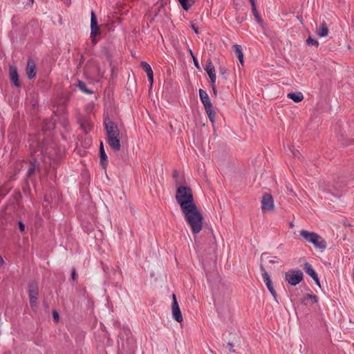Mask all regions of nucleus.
<instances>
[{"label":"nucleus","mask_w":354,"mask_h":354,"mask_svg":"<svg viewBox=\"0 0 354 354\" xmlns=\"http://www.w3.org/2000/svg\"><path fill=\"white\" fill-rule=\"evenodd\" d=\"M175 198L192 232L194 235L198 234L203 228L204 218L194 201L192 188L185 185L178 186Z\"/></svg>","instance_id":"obj_1"},{"label":"nucleus","mask_w":354,"mask_h":354,"mask_svg":"<svg viewBox=\"0 0 354 354\" xmlns=\"http://www.w3.org/2000/svg\"><path fill=\"white\" fill-rule=\"evenodd\" d=\"M118 354H135L136 341L129 328H122L118 334Z\"/></svg>","instance_id":"obj_2"},{"label":"nucleus","mask_w":354,"mask_h":354,"mask_svg":"<svg viewBox=\"0 0 354 354\" xmlns=\"http://www.w3.org/2000/svg\"><path fill=\"white\" fill-rule=\"evenodd\" d=\"M299 234L304 239L312 243L317 248L324 250L327 246L326 241L320 235L314 232L301 230L299 232Z\"/></svg>","instance_id":"obj_3"},{"label":"nucleus","mask_w":354,"mask_h":354,"mask_svg":"<svg viewBox=\"0 0 354 354\" xmlns=\"http://www.w3.org/2000/svg\"><path fill=\"white\" fill-rule=\"evenodd\" d=\"M285 281L292 286H296L304 279V274L299 269H290L285 272Z\"/></svg>","instance_id":"obj_4"},{"label":"nucleus","mask_w":354,"mask_h":354,"mask_svg":"<svg viewBox=\"0 0 354 354\" xmlns=\"http://www.w3.org/2000/svg\"><path fill=\"white\" fill-rule=\"evenodd\" d=\"M103 123L107 139L114 136H119L120 131L118 125L109 117L104 118Z\"/></svg>","instance_id":"obj_5"},{"label":"nucleus","mask_w":354,"mask_h":354,"mask_svg":"<svg viewBox=\"0 0 354 354\" xmlns=\"http://www.w3.org/2000/svg\"><path fill=\"white\" fill-rule=\"evenodd\" d=\"M261 209L263 212H269L274 209V201L272 196L269 193H265L261 198Z\"/></svg>","instance_id":"obj_6"},{"label":"nucleus","mask_w":354,"mask_h":354,"mask_svg":"<svg viewBox=\"0 0 354 354\" xmlns=\"http://www.w3.org/2000/svg\"><path fill=\"white\" fill-rule=\"evenodd\" d=\"M101 35V30L97 23V16L93 10L91 13V34L90 37Z\"/></svg>","instance_id":"obj_7"},{"label":"nucleus","mask_w":354,"mask_h":354,"mask_svg":"<svg viewBox=\"0 0 354 354\" xmlns=\"http://www.w3.org/2000/svg\"><path fill=\"white\" fill-rule=\"evenodd\" d=\"M36 170H37L39 172L40 171L39 163L36 158H33V160L30 162V165L27 171L26 178H27V180H30L34 186H35L36 181L35 179L32 176Z\"/></svg>","instance_id":"obj_8"},{"label":"nucleus","mask_w":354,"mask_h":354,"mask_svg":"<svg viewBox=\"0 0 354 354\" xmlns=\"http://www.w3.org/2000/svg\"><path fill=\"white\" fill-rule=\"evenodd\" d=\"M9 75H10V82L12 85H14L17 88H19L21 86V84L19 80V75L18 70H17V68L16 66L10 65Z\"/></svg>","instance_id":"obj_9"},{"label":"nucleus","mask_w":354,"mask_h":354,"mask_svg":"<svg viewBox=\"0 0 354 354\" xmlns=\"http://www.w3.org/2000/svg\"><path fill=\"white\" fill-rule=\"evenodd\" d=\"M28 297H39V283L35 279H32L28 283Z\"/></svg>","instance_id":"obj_10"},{"label":"nucleus","mask_w":354,"mask_h":354,"mask_svg":"<svg viewBox=\"0 0 354 354\" xmlns=\"http://www.w3.org/2000/svg\"><path fill=\"white\" fill-rule=\"evenodd\" d=\"M26 75L28 80H32L36 76L37 74V66L35 62L30 57L27 60L26 65Z\"/></svg>","instance_id":"obj_11"},{"label":"nucleus","mask_w":354,"mask_h":354,"mask_svg":"<svg viewBox=\"0 0 354 354\" xmlns=\"http://www.w3.org/2000/svg\"><path fill=\"white\" fill-rule=\"evenodd\" d=\"M99 156H100V165L103 169L106 170V167L108 165V156L105 152V150L104 148V144H103L102 141L100 142V145Z\"/></svg>","instance_id":"obj_12"},{"label":"nucleus","mask_w":354,"mask_h":354,"mask_svg":"<svg viewBox=\"0 0 354 354\" xmlns=\"http://www.w3.org/2000/svg\"><path fill=\"white\" fill-rule=\"evenodd\" d=\"M141 68L146 72L149 82H150V88H152L153 83V72L151 66L145 61L140 63Z\"/></svg>","instance_id":"obj_13"},{"label":"nucleus","mask_w":354,"mask_h":354,"mask_svg":"<svg viewBox=\"0 0 354 354\" xmlns=\"http://www.w3.org/2000/svg\"><path fill=\"white\" fill-rule=\"evenodd\" d=\"M259 268L261 272L263 281L265 283L268 290L272 288L274 286L270 274L266 270V268L262 264H260Z\"/></svg>","instance_id":"obj_14"},{"label":"nucleus","mask_w":354,"mask_h":354,"mask_svg":"<svg viewBox=\"0 0 354 354\" xmlns=\"http://www.w3.org/2000/svg\"><path fill=\"white\" fill-rule=\"evenodd\" d=\"M198 94H199L200 100L204 106V109H207L209 106H213L210 101L209 95L205 91H204L202 88H200L198 90Z\"/></svg>","instance_id":"obj_15"},{"label":"nucleus","mask_w":354,"mask_h":354,"mask_svg":"<svg viewBox=\"0 0 354 354\" xmlns=\"http://www.w3.org/2000/svg\"><path fill=\"white\" fill-rule=\"evenodd\" d=\"M54 114L57 116H59L63 122L67 120V106L59 103L56 110L53 111Z\"/></svg>","instance_id":"obj_16"},{"label":"nucleus","mask_w":354,"mask_h":354,"mask_svg":"<svg viewBox=\"0 0 354 354\" xmlns=\"http://www.w3.org/2000/svg\"><path fill=\"white\" fill-rule=\"evenodd\" d=\"M107 143L115 151H119L121 149L120 136H114L107 139Z\"/></svg>","instance_id":"obj_17"},{"label":"nucleus","mask_w":354,"mask_h":354,"mask_svg":"<svg viewBox=\"0 0 354 354\" xmlns=\"http://www.w3.org/2000/svg\"><path fill=\"white\" fill-rule=\"evenodd\" d=\"M172 317L177 322H183V315L179 305L171 306Z\"/></svg>","instance_id":"obj_18"},{"label":"nucleus","mask_w":354,"mask_h":354,"mask_svg":"<svg viewBox=\"0 0 354 354\" xmlns=\"http://www.w3.org/2000/svg\"><path fill=\"white\" fill-rule=\"evenodd\" d=\"M303 269L312 279L317 278V273L310 263L305 262L303 265Z\"/></svg>","instance_id":"obj_19"},{"label":"nucleus","mask_w":354,"mask_h":354,"mask_svg":"<svg viewBox=\"0 0 354 354\" xmlns=\"http://www.w3.org/2000/svg\"><path fill=\"white\" fill-rule=\"evenodd\" d=\"M232 48H233V50L234 52L235 53L238 59H239V62L240 63L241 65L243 66V64H244V55H243V50H242V47L241 45H239V44H235L232 46Z\"/></svg>","instance_id":"obj_20"},{"label":"nucleus","mask_w":354,"mask_h":354,"mask_svg":"<svg viewBox=\"0 0 354 354\" xmlns=\"http://www.w3.org/2000/svg\"><path fill=\"white\" fill-rule=\"evenodd\" d=\"M251 4V8H252V12L257 21V22L261 26L263 27L264 22L260 15V14L258 12L256 3L255 2L250 3Z\"/></svg>","instance_id":"obj_21"},{"label":"nucleus","mask_w":354,"mask_h":354,"mask_svg":"<svg viewBox=\"0 0 354 354\" xmlns=\"http://www.w3.org/2000/svg\"><path fill=\"white\" fill-rule=\"evenodd\" d=\"M205 111L208 116L209 121L212 123V127L214 128V124L216 122V112L213 106L205 109Z\"/></svg>","instance_id":"obj_22"},{"label":"nucleus","mask_w":354,"mask_h":354,"mask_svg":"<svg viewBox=\"0 0 354 354\" xmlns=\"http://www.w3.org/2000/svg\"><path fill=\"white\" fill-rule=\"evenodd\" d=\"M102 52L104 55V56L106 57V59L109 63V66L111 67V76H113V73H114V66H113V60H112V56L111 55V53H110L109 50L108 49V48H106V47H104L102 49Z\"/></svg>","instance_id":"obj_23"},{"label":"nucleus","mask_w":354,"mask_h":354,"mask_svg":"<svg viewBox=\"0 0 354 354\" xmlns=\"http://www.w3.org/2000/svg\"><path fill=\"white\" fill-rule=\"evenodd\" d=\"M310 300L311 304H316L318 302L319 298L315 295L306 294L301 299V303L304 305H307V301Z\"/></svg>","instance_id":"obj_24"},{"label":"nucleus","mask_w":354,"mask_h":354,"mask_svg":"<svg viewBox=\"0 0 354 354\" xmlns=\"http://www.w3.org/2000/svg\"><path fill=\"white\" fill-rule=\"evenodd\" d=\"M76 86L84 93L91 95L94 93L93 90L88 88L86 84L82 80H77Z\"/></svg>","instance_id":"obj_25"},{"label":"nucleus","mask_w":354,"mask_h":354,"mask_svg":"<svg viewBox=\"0 0 354 354\" xmlns=\"http://www.w3.org/2000/svg\"><path fill=\"white\" fill-rule=\"evenodd\" d=\"M317 34L321 37L328 36V29L324 21L320 24L319 29L317 30Z\"/></svg>","instance_id":"obj_26"},{"label":"nucleus","mask_w":354,"mask_h":354,"mask_svg":"<svg viewBox=\"0 0 354 354\" xmlns=\"http://www.w3.org/2000/svg\"><path fill=\"white\" fill-rule=\"evenodd\" d=\"M287 97L295 102H300L304 99V95L301 92L289 93H288Z\"/></svg>","instance_id":"obj_27"},{"label":"nucleus","mask_w":354,"mask_h":354,"mask_svg":"<svg viewBox=\"0 0 354 354\" xmlns=\"http://www.w3.org/2000/svg\"><path fill=\"white\" fill-rule=\"evenodd\" d=\"M213 297H214V302L215 307L216 308V311L219 315H221L222 313V310H223V303L221 301V297L216 294H214Z\"/></svg>","instance_id":"obj_28"},{"label":"nucleus","mask_w":354,"mask_h":354,"mask_svg":"<svg viewBox=\"0 0 354 354\" xmlns=\"http://www.w3.org/2000/svg\"><path fill=\"white\" fill-rule=\"evenodd\" d=\"M196 0H178L180 5L185 10H188L195 3Z\"/></svg>","instance_id":"obj_29"},{"label":"nucleus","mask_w":354,"mask_h":354,"mask_svg":"<svg viewBox=\"0 0 354 354\" xmlns=\"http://www.w3.org/2000/svg\"><path fill=\"white\" fill-rule=\"evenodd\" d=\"M240 339L241 337H238L237 339H234V341H228L227 342V347H228V349L229 351L232 353H236L235 350H234V346H239L240 344H239V342H240Z\"/></svg>","instance_id":"obj_30"},{"label":"nucleus","mask_w":354,"mask_h":354,"mask_svg":"<svg viewBox=\"0 0 354 354\" xmlns=\"http://www.w3.org/2000/svg\"><path fill=\"white\" fill-rule=\"evenodd\" d=\"M22 190H23L24 195L26 197L30 196L31 190H30V187L28 180H27V178L25 179V181L22 185Z\"/></svg>","instance_id":"obj_31"},{"label":"nucleus","mask_w":354,"mask_h":354,"mask_svg":"<svg viewBox=\"0 0 354 354\" xmlns=\"http://www.w3.org/2000/svg\"><path fill=\"white\" fill-rule=\"evenodd\" d=\"M72 95H73V93L71 92L62 95V96L60 97V99H59V100H60L59 103L67 106L68 103L71 100Z\"/></svg>","instance_id":"obj_32"},{"label":"nucleus","mask_w":354,"mask_h":354,"mask_svg":"<svg viewBox=\"0 0 354 354\" xmlns=\"http://www.w3.org/2000/svg\"><path fill=\"white\" fill-rule=\"evenodd\" d=\"M204 69L207 74H210L211 73H213L214 72H216L214 66L212 62L211 61V59H209L207 60V62H206Z\"/></svg>","instance_id":"obj_33"},{"label":"nucleus","mask_w":354,"mask_h":354,"mask_svg":"<svg viewBox=\"0 0 354 354\" xmlns=\"http://www.w3.org/2000/svg\"><path fill=\"white\" fill-rule=\"evenodd\" d=\"M38 299L39 297H29V303L30 308L32 310L35 311L38 307Z\"/></svg>","instance_id":"obj_34"},{"label":"nucleus","mask_w":354,"mask_h":354,"mask_svg":"<svg viewBox=\"0 0 354 354\" xmlns=\"http://www.w3.org/2000/svg\"><path fill=\"white\" fill-rule=\"evenodd\" d=\"M80 126H81L82 129L84 131V132L85 133H88L92 127L90 125V124L87 122V120H84V121L80 123Z\"/></svg>","instance_id":"obj_35"},{"label":"nucleus","mask_w":354,"mask_h":354,"mask_svg":"<svg viewBox=\"0 0 354 354\" xmlns=\"http://www.w3.org/2000/svg\"><path fill=\"white\" fill-rule=\"evenodd\" d=\"M288 151L289 153L288 154L293 158H296L298 155L300 154L299 151L293 146L288 147Z\"/></svg>","instance_id":"obj_36"},{"label":"nucleus","mask_w":354,"mask_h":354,"mask_svg":"<svg viewBox=\"0 0 354 354\" xmlns=\"http://www.w3.org/2000/svg\"><path fill=\"white\" fill-rule=\"evenodd\" d=\"M102 268H103L104 272L106 273V274L107 275L108 278H111V273H113V274H116L117 273H118V272L116 271L115 270H111V272H109V267L103 263H102Z\"/></svg>","instance_id":"obj_37"},{"label":"nucleus","mask_w":354,"mask_h":354,"mask_svg":"<svg viewBox=\"0 0 354 354\" xmlns=\"http://www.w3.org/2000/svg\"><path fill=\"white\" fill-rule=\"evenodd\" d=\"M306 44L308 46H315L317 47L319 46V42L317 40L313 39L310 36H308V37L306 39Z\"/></svg>","instance_id":"obj_38"},{"label":"nucleus","mask_w":354,"mask_h":354,"mask_svg":"<svg viewBox=\"0 0 354 354\" xmlns=\"http://www.w3.org/2000/svg\"><path fill=\"white\" fill-rule=\"evenodd\" d=\"M12 198L17 203H19L22 198L20 191L15 190L12 194Z\"/></svg>","instance_id":"obj_39"},{"label":"nucleus","mask_w":354,"mask_h":354,"mask_svg":"<svg viewBox=\"0 0 354 354\" xmlns=\"http://www.w3.org/2000/svg\"><path fill=\"white\" fill-rule=\"evenodd\" d=\"M82 227L84 232L87 234H89L93 230V225L85 224L84 223H82Z\"/></svg>","instance_id":"obj_40"},{"label":"nucleus","mask_w":354,"mask_h":354,"mask_svg":"<svg viewBox=\"0 0 354 354\" xmlns=\"http://www.w3.org/2000/svg\"><path fill=\"white\" fill-rule=\"evenodd\" d=\"M325 192L326 194L334 196L336 198H339L342 196L341 192L338 189H336V192H333L330 189H326Z\"/></svg>","instance_id":"obj_41"},{"label":"nucleus","mask_w":354,"mask_h":354,"mask_svg":"<svg viewBox=\"0 0 354 354\" xmlns=\"http://www.w3.org/2000/svg\"><path fill=\"white\" fill-rule=\"evenodd\" d=\"M71 279L73 283L75 282L77 279V274L75 267H73L71 269Z\"/></svg>","instance_id":"obj_42"},{"label":"nucleus","mask_w":354,"mask_h":354,"mask_svg":"<svg viewBox=\"0 0 354 354\" xmlns=\"http://www.w3.org/2000/svg\"><path fill=\"white\" fill-rule=\"evenodd\" d=\"M52 315H53L54 322L55 323H58L59 322V314L58 311L57 310L54 309L52 311Z\"/></svg>","instance_id":"obj_43"},{"label":"nucleus","mask_w":354,"mask_h":354,"mask_svg":"<svg viewBox=\"0 0 354 354\" xmlns=\"http://www.w3.org/2000/svg\"><path fill=\"white\" fill-rule=\"evenodd\" d=\"M247 14L244 13L243 15H239L236 17V21L238 24H241L243 21H244L246 19Z\"/></svg>","instance_id":"obj_44"},{"label":"nucleus","mask_w":354,"mask_h":354,"mask_svg":"<svg viewBox=\"0 0 354 354\" xmlns=\"http://www.w3.org/2000/svg\"><path fill=\"white\" fill-rule=\"evenodd\" d=\"M342 145L344 146L354 145V140L348 139V138L344 139L342 140Z\"/></svg>","instance_id":"obj_45"},{"label":"nucleus","mask_w":354,"mask_h":354,"mask_svg":"<svg viewBox=\"0 0 354 354\" xmlns=\"http://www.w3.org/2000/svg\"><path fill=\"white\" fill-rule=\"evenodd\" d=\"M219 73L223 77L224 79H227V77H226V74H227V70L225 67L224 66H220L219 67Z\"/></svg>","instance_id":"obj_46"},{"label":"nucleus","mask_w":354,"mask_h":354,"mask_svg":"<svg viewBox=\"0 0 354 354\" xmlns=\"http://www.w3.org/2000/svg\"><path fill=\"white\" fill-rule=\"evenodd\" d=\"M208 76L209 77L210 83L211 84H214L216 82V72H214L213 73L208 74Z\"/></svg>","instance_id":"obj_47"},{"label":"nucleus","mask_w":354,"mask_h":354,"mask_svg":"<svg viewBox=\"0 0 354 354\" xmlns=\"http://www.w3.org/2000/svg\"><path fill=\"white\" fill-rule=\"evenodd\" d=\"M18 227H19V231L22 233L24 232L26 230V225L22 221H18Z\"/></svg>","instance_id":"obj_48"},{"label":"nucleus","mask_w":354,"mask_h":354,"mask_svg":"<svg viewBox=\"0 0 354 354\" xmlns=\"http://www.w3.org/2000/svg\"><path fill=\"white\" fill-rule=\"evenodd\" d=\"M29 26H31L32 28H35V30H37V31L39 30V26H38V22L37 20H31L29 23Z\"/></svg>","instance_id":"obj_49"},{"label":"nucleus","mask_w":354,"mask_h":354,"mask_svg":"<svg viewBox=\"0 0 354 354\" xmlns=\"http://www.w3.org/2000/svg\"><path fill=\"white\" fill-rule=\"evenodd\" d=\"M269 292H270V294L272 295V296L274 297V300L279 303L278 300H277V292L274 289V288L273 287L272 288L268 290Z\"/></svg>","instance_id":"obj_50"},{"label":"nucleus","mask_w":354,"mask_h":354,"mask_svg":"<svg viewBox=\"0 0 354 354\" xmlns=\"http://www.w3.org/2000/svg\"><path fill=\"white\" fill-rule=\"evenodd\" d=\"M190 27L194 30V32L196 35H198L200 33L198 27H196L195 26V24L193 23V21H192L190 23Z\"/></svg>","instance_id":"obj_51"},{"label":"nucleus","mask_w":354,"mask_h":354,"mask_svg":"<svg viewBox=\"0 0 354 354\" xmlns=\"http://www.w3.org/2000/svg\"><path fill=\"white\" fill-rule=\"evenodd\" d=\"M335 183L337 184V185H338L339 187H344V186H346V181L345 180H341L339 181V180H335Z\"/></svg>","instance_id":"obj_52"},{"label":"nucleus","mask_w":354,"mask_h":354,"mask_svg":"<svg viewBox=\"0 0 354 354\" xmlns=\"http://www.w3.org/2000/svg\"><path fill=\"white\" fill-rule=\"evenodd\" d=\"M173 178L176 179V185H178L180 183L179 181L177 180L178 177V171L177 170H174L173 171Z\"/></svg>","instance_id":"obj_53"},{"label":"nucleus","mask_w":354,"mask_h":354,"mask_svg":"<svg viewBox=\"0 0 354 354\" xmlns=\"http://www.w3.org/2000/svg\"><path fill=\"white\" fill-rule=\"evenodd\" d=\"M172 304L171 306L178 305V302L177 301V298L175 294H172Z\"/></svg>","instance_id":"obj_54"},{"label":"nucleus","mask_w":354,"mask_h":354,"mask_svg":"<svg viewBox=\"0 0 354 354\" xmlns=\"http://www.w3.org/2000/svg\"><path fill=\"white\" fill-rule=\"evenodd\" d=\"M42 305L44 308V309L47 311L49 309V304L48 301L46 299H44L42 301Z\"/></svg>","instance_id":"obj_55"},{"label":"nucleus","mask_w":354,"mask_h":354,"mask_svg":"<svg viewBox=\"0 0 354 354\" xmlns=\"http://www.w3.org/2000/svg\"><path fill=\"white\" fill-rule=\"evenodd\" d=\"M193 62H194V64L195 67L197 69L201 70V66H200V64H199V62H198V59H194V60Z\"/></svg>","instance_id":"obj_56"},{"label":"nucleus","mask_w":354,"mask_h":354,"mask_svg":"<svg viewBox=\"0 0 354 354\" xmlns=\"http://www.w3.org/2000/svg\"><path fill=\"white\" fill-rule=\"evenodd\" d=\"M211 87H212V91H213V93L215 96L217 95V89H216V84H211Z\"/></svg>","instance_id":"obj_57"},{"label":"nucleus","mask_w":354,"mask_h":354,"mask_svg":"<svg viewBox=\"0 0 354 354\" xmlns=\"http://www.w3.org/2000/svg\"><path fill=\"white\" fill-rule=\"evenodd\" d=\"M313 279L315 281V284L317 286H319V288H321L320 281H319V279L318 277V275L317 276V278H313Z\"/></svg>","instance_id":"obj_58"},{"label":"nucleus","mask_w":354,"mask_h":354,"mask_svg":"<svg viewBox=\"0 0 354 354\" xmlns=\"http://www.w3.org/2000/svg\"><path fill=\"white\" fill-rule=\"evenodd\" d=\"M3 189V187H0V196L3 198L8 194L9 190L6 191L4 193H1Z\"/></svg>","instance_id":"obj_59"},{"label":"nucleus","mask_w":354,"mask_h":354,"mask_svg":"<svg viewBox=\"0 0 354 354\" xmlns=\"http://www.w3.org/2000/svg\"><path fill=\"white\" fill-rule=\"evenodd\" d=\"M90 38H91V42L93 44V46L96 45V44L97 43V39H96V37H90Z\"/></svg>","instance_id":"obj_60"},{"label":"nucleus","mask_w":354,"mask_h":354,"mask_svg":"<svg viewBox=\"0 0 354 354\" xmlns=\"http://www.w3.org/2000/svg\"><path fill=\"white\" fill-rule=\"evenodd\" d=\"M4 264V260L1 255H0V268Z\"/></svg>","instance_id":"obj_61"},{"label":"nucleus","mask_w":354,"mask_h":354,"mask_svg":"<svg viewBox=\"0 0 354 354\" xmlns=\"http://www.w3.org/2000/svg\"><path fill=\"white\" fill-rule=\"evenodd\" d=\"M297 19L299 20V21L301 22V24H303V18H302V16L301 15H298L297 16Z\"/></svg>","instance_id":"obj_62"},{"label":"nucleus","mask_w":354,"mask_h":354,"mask_svg":"<svg viewBox=\"0 0 354 354\" xmlns=\"http://www.w3.org/2000/svg\"><path fill=\"white\" fill-rule=\"evenodd\" d=\"M269 263L273 264V263H279V261H277V260H274V259H270V260H269Z\"/></svg>","instance_id":"obj_63"},{"label":"nucleus","mask_w":354,"mask_h":354,"mask_svg":"<svg viewBox=\"0 0 354 354\" xmlns=\"http://www.w3.org/2000/svg\"><path fill=\"white\" fill-rule=\"evenodd\" d=\"M189 53L191 57H194V53L191 49H189Z\"/></svg>","instance_id":"obj_64"}]
</instances>
